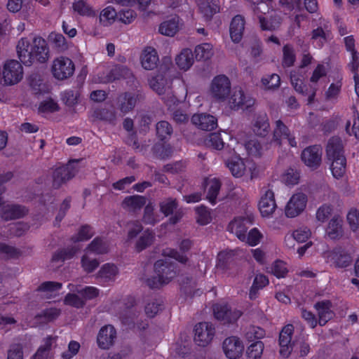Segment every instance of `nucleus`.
I'll return each instance as SVG.
<instances>
[{
    "label": "nucleus",
    "instance_id": "f257e3e1",
    "mask_svg": "<svg viewBox=\"0 0 359 359\" xmlns=\"http://www.w3.org/2000/svg\"><path fill=\"white\" fill-rule=\"evenodd\" d=\"M326 154L327 159L331 161L330 169L334 177H342L346 171V158L342 141L339 137L330 138L326 147Z\"/></svg>",
    "mask_w": 359,
    "mask_h": 359
},
{
    "label": "nucleus",
    "instance_id": "f03ea898",
    "mask_svg": "<svg viewBox=\"0 0 359 359\" xmlns=\"http://www.w3.org/2000/svg\"><path fill=\"white\" fill-rule=\"evenodd\" d=\"M50 56V50L47 41L41 36H35L32 40L29 55L27 59L23 58L25 66H31L37 62L44 64L47 62Z\"/></svg>",
    "mask_w": 359,
    "mask_h": 359
},
{
    "label": "nucleus",
    "instance_id": "7ed1b4c3",
    "mask_svg": "<svg viewBox=\"0 0 359 359\" xmlns=\"http://www.w3.org/2000/svg\"><path fill=\"white\" fill-rule=\"evenodd\" d=\"M128 240L136 239L135 250L140 252L151 246L155 240V233L149 229H144L142 226H135L128 233Z\"/></svg>",
    "mask_w": 359,
    "mask_h": 359
},
{
    "label": "nucleus",
    "instance_id": "20e7f679",
    "mask_svg": "<svg viewBox=\"0 0 359 359\" xmlns=\"http://www.w3.org/2000/svg\"><path fill=\"white\" fill-rule=\"evenodd\" d=\"M78 163L79 160H72L66 165L56 168L54 170L52 176V186L54 189H59L62 184H65L75 176L77 172L75 164Z\"/></svg>",
    "mask_w": 359,
    "mask_h": 359
},
{
    "label": "nucleus",
    "instance_id": "39448f33",
    "mask_svg": "<svg viewBox=\"0 0 359 359\" xmlns=\"http://www.w3.org/2000/svg\"><path fill=\"white\" fill-rule=\"evenodd\" d=\"M23 76L22 65L15 60H7L3 67L2 78L4 83L12 86L19 83Z\"/></svg>",
    "mask_w": 359,
    "mask_h": 359
},
{
    "label": "nucleus",
    "instance_id": "423d86ee",
    "mask_svg": "<svg viewBox=\"0 0 359 359\" xmlns=\"http://www.w3.org/2000/svg\"><path fill=\"white\" fill-rule=\"evenodd\" d=\"M231 91V82L224 74H219L214 77L210 85V93L213 98L219 100H225Z\"/></svg>",
    "mask_w": 359,
    "mask_h": 359
},
{
    "label": "nucleus",
    "instance_id": "0eeeda50",
    "mask_svg": "<svg viewBox=\"0 0 359 359\" xmlns=\"http://www.w3.org/2000/svg\"><path fill=\"white\" fill-rule=\"evenodd\" d=\"M160 212L169 219V224H177L180 222L184 213L182 208H179V204L176 198H167L159 203Z\"/></svg>",
    "mask_w": 359,
    "mask_h": 359
},
{
    "label": "nucleus",
    "instance_id": "6e6552de",
    "mask_svg": "<svg viewBox=\"0 0 359 359\" xmlns=\"http://www.w3.org/2000/svg\"><path fill=\"white\" fill-rule=\"evenodd\" d=\"M253 13L257 16L259 26L263 31H274L279 28L281 24V18L278 15H271L269 18L265 16L266 12L269 11L268 6H265L263 9L262 7L255 6L252 8Z\"/></svg>",
    "mask_w": 359,
    "mask_h": 359
},
{
    "label": "nucleus",
    "instance_id": "1a4fd4ad",
    "mask_svg": "<svg viewBox=\"0 0 359 359\" xmlns=\"http://www.w3.org/2000/svg\"><path fill=\"white\" fill-rule=\"evenodd\" d=\"M75 67L72 60L66 57H60L54 60L52 72L58 80L66 79L73 75Z\"/></svg>",
    "mask_w": 359,
    "mask_h": 359
},
{
    "label": "nucleus",
    "instance_id": "9d476101",
    "mask_svg": "<svg viewBox=\"0 0 359 359\" xmlns=\"http://www.w3.org/2000/svg\"><path fill=\"white\" fill-rule=\"evenodd\" d=\"M332 25L330 22L325 18H320L317 28L311 32V39L315 46L321 48L328 41L331 34Z\"/></svg>",
    "mask_w": 359,
    "mask_h": 359
},
{
    "label": "nucleus",
    "instance_id": "9b49d317",
    "mask_svg": "<svg viewBox=\"0 0 359 359\" xmlns=\"http://www.w3.org/2000/svg\"><path fill=\"white\" fill-rule=\"evenodd\" d=\"M301 159L310 169H318L322 162V149L319 145L306 147L301 154Z\"/></svg>",
    "mask_w": 359,
    "mask_h": 359
},
{
    "label": "nucleus",
    "instance_id": "f8f14e48",
    "mask_svg": "<svg viewBox=\"0 0 359 359\" xmlns=\"http://www.w3.org/2000/svg\"><path fill=\"white\" fill-rule=\"evenodd\" d=\"M1 217L6 221L18 219L24 217L29 212L22 205L4 204L3 198L0 196Z\"/></svg>",
    "mask_w": 359,
    "mask_h": 359
},
{
    "label": "nucleus",
    "instance_id": "ddd939ff",
    "mask_svg": "<svg viewBox=\"0 0 359 359\" xmlns=\"http://www.w3.org/2000/svg\"><path fill=\"white\" fill-rule=\"evenodd\" d=\"M307 196L304 193L293 194L287 202L285 214L287 217L293 218L298 216L306 208Z\"/></svg>",
    "mask_w": 359,
    "mask_h": 359
},
{
    "label": "nucleus",
    "instance_id": "4468645a",
    "mask_svg": "<svg viewBox=\"0 0 359 359\" xmlns=\"http://www.w3.org/2000/svg\"><path fill=\"white\" fill-rule=\"evenodd\" d=\"M194 332L195 343L200 346H205L212 339L215 334V328L210 323H199L195 326Z\"/></svg>",
    "mask_w": 359,
    "mask_h": 359
},
{
    "label": "nucleus",
    "instance_id": "2eb2a0df",
    "mask_svg": "<svg viewBox=\"0 0 359 359\" xmlns=\"http://www.w3.org/2000/svg\"><path fill=\"white\" fill-rule=\"evenodd\" d=\"M154 269L155 274L165 280L166 284L175 277L177 274L175 264L169 259L156 261L154 264Z\"/></svg>",
    "mask_w": 359,
    "mask_h": 359
},
{
    "label": "nucleus",
    "instance_id": "dca6fc26",
    "mask_svg": "<svg viewBox=\"0 0 359 359\" xmlns=\"http://www.w3.org/2000/svg\"><path fill=\"white\" fill-rule=\"evenodd\" d=\"M316 217L322 223L330 219L328 224H341L343 222L342 217L338 213H334V207L331 204L324 203L320 205L316 211Z\"/></svg>",
    "mask_w": 359,
    "mask_h": 359
},
{
    "label": "nucleus",
    "instance_id": "f3484780",
    "mask_svg": "<svg viewBox=\"0 0 359 359\" xmlns=\"http://www.w3.org/2000/svg\"><path fill=\"white\" fill-rule=\"evenodd\" d=\"M222 348L226 356L229 359L239 358L244 350L243 342L236 337L226 338L223 341Z\"/></svg>",
    "mask_w": 359,
    "mask_h": 359
},
{
    "label": "nucleus",
    "instance_id": "a211bd4d",
    "mask_svg": "<svg viewBox=\"0 0 359 359\" xmlns=\"http://www.w3.org/2000/svg\"><path fill=\"white\" fill-rule=\"evenodd\" d=\"M294 332L292 325H285L279 334L280 354L283 358H288L292 351V344L291 343L292 335Z\"/></svg>",
    "mask_w": 359,
    "mask_h": 359
},
{
    "label": "nucleus",
    "instance_id": "6ab92c4d",
    "mask_svg": "<svg viewBox=\"0 0 359 359\" xmlns=\"http://www.w3.org/2000/svg\"><path fill=\"white\" fill-rule=\"evenodd\" d=\"M138 100V95L135 93L125 92L117 98V109L126 115L133 111Z\"/></svg>",
    "mask_w": 359,
    "mask_h": 359
},
{
    "label": "nucleus",
    "instance_id": "aec40b11",
    "mask_svg": "<svg viewBox=\"0 0 359 359\" xmlns=\"http://www.w3.org/2000/svg\"><path fill=\"white\" fill-rule=\"evenodd\" d=\"M191 121L194 125L202 130L210 131L217 127V118L209 114L202 113L194 114Z\"/></svg>",
    "mask_w": 359,
    "mask_h": 359
},
{
    "label": "nucleus",
    "instance_id": "412c9836",
    "mask_svg": "<svg viewBox=\"0 0 359 359\" xmlns=\"http://www.w3.org/2000/svg\"><path fill=\"white\" fill-rule=\"evenodd\" d=\"M282 139L287 140L290 147H297L295 137L291 135L290 129L281 120H278L276 121V128L273 130V141L280 146Z\"/></svg>",
    "mask_w": 359,
    "mask_h": 359
},
{
    "label": "nucleus",
    "instance_id": "4be33fe9",
    "mask_svg": "<svg viewBox=\"0 0 359 359\" xmlns=\"http://www.w3.org/2000/svg\"><path fill=\"white\" fill-rule=\"evenodd\" d=\"M259 210L262 217L271 216L276 208V203L273 191L268 189L261 196L258 204Z\"/></svg>",
    "mask_w": 359,
    "mask_h": 359
},
{
    "label": "nucleus",
    "instance_id": "5701e85b",
    "mask_svg": "<svg viewBox=\"0 0 359 359\" xmlns=\"http://www.w3.org/2000/svg\"><path fill=\"white\" fill-rule=\"evenodd\" d=\"M147 203V198L141 195L128 196L121 203V207L131 214L138 213Z\"/></svg>",
    "mask_w": 359,
    "mask_h": 359
},
{
    "label": "nucleus",
    "instance_id": "b1692460",
    "mask_svg": "<svg viewBox=\"0 0 359 359\" xmlns=\"http://www.w3.org/2000/svg\"><path fill=\"white\" fill-rule=\"evenodd\" d=\"M116 338V332L112 325L102 327L97 334V341L100 348L102 349L109 348L111 346Z\"/></svg>",
    "mask_w": 359,
    "mask_h": 359
},
{
    "label": "nucleus",
    "instance_id": "393cba45",
    "mask_svg": "<svg viewBox=\"0 0 359 359\" xmlns=\"http://www.w3.org/2000/svg\"><path fill=\"white\" fill-rule=\"evenodd\" d=\"M140 61L144 69L147 70L155 69L159 62L156 50L151 46L144 48L140 56Z\"/></svg>",
    "mask_w": 359,
    "mask_h": 359
},
{
    "label": "nucleus",
    "instance_id": "a878e982",
    "mask_svg": "<svg viewBox=\"0 0 359 359\" xmlns=\"http://www.w3.org/2000/svg\"><path fill=\"white\" fill-rule=\"evenodd\" d=\"M200 13L205 18V20H211L213 15L220 11L219 0H202L198 4Z\"/></svg>",
    "mask_w": 359,
    "mask_h": 359
},
{
    "label": "nucleus",
    "instance_id": "bb28decb",
    "mask_svg": "<svg viewBox=\"0 0 359 359\" xmlns=\"http://www.w3.org/2000/svg\"><path fill=\"white\" fill-rule=\"evenodd\" d=\"M245 19L241 15H237L233 18L230 24V36L234 43H238L241 41L245 29Z\"/></svg>",
    "mask_w": 359,
    "mask_h": 359
},
{
    "label": "nucleus",
    "instance_id": "cd10ccee",
    "mask_svg": "<svg viewBox=\"0 0 359 359\" xmlns=\"http://www.w3.org/2000/svg\"><path fill=\"white\" fill-rule=\"evenodd\" d=\"M331 256L334 266L337 268H346L353 262L351 254L341 248H334L331 252Z\"/></svg>",
    "mask_w": 359,
    "mask_h": 359
},
{
    "label": "nucleus",
    "instance_id": "c85d7f7f",
    "mask_svg": "<svg viewBox=\"0 0 359 359\" xmlns=\"http://www.w3.org/2000/svg\"><path fill=\"white\" fill-rule=\"evenodd\" d=\"M269 122L266 113L256 115L254 120L252 130L256 135L265 137L269 132Z\"/></svg>",
    "mask_w": 359,
    "mask_h": 359
},
{
    "label": "nucleus",
    "instance_id": "c756f323",
    "mask_svg": "<svg viewBox=\"0 0 359 359\" xmlns=\"http://www.w3.org/2000/svg\"><path fill=\"white\" fill-rule=\"evenodd\" d=\"M332 303L329 300L318 302L315 304L314 307L318 311V323L320 326L325 325L332 318L334 313L330 309Z\"/></svg>",
    "mask_w": 359,
    "mask_h": 359
},
{
    "label": "nucleus",
    "instance_id": "7c9ffc66",
    "mask_svg": "<svg viewBox=\"0 0 359 359\" xmlns=\"http://www.w3.org/2000/svg\"><path fill=\"white\" fill-rule=\"evenodd\" d=\"M235 252L233 250H224L217 255V268L222 271L230 269L234 264Z\"/></svg>",
    "mask_w": 359,
    "mask_h": 359
},
{
    "label": "nucleus",
    "instance_id": "2f4dec72",
    "mask_svg": "<svg viewBox=\"0 0 359 359\" xmlns=\"http://www.w3.org/2000/svg\"><path fill=\"white\" fill-rule=\"evenodd\" d=\"M226 165L233 176L241 177L244 175L245 164L239 156H235L228 159L226 161Z\"/></svg>",
    "mask_w": 359,
    "mask_h": 359
},
{
    "label": "nucleus",
    "instance_id": "473e14b6",
    "mask_svg": "<svg viewBox=\"0 0 359 359\" xmlns=\"http://www.w3.org/2000/svg\"><path fill=\"white\" fill-rule=\"evenodd\" d=\"M175 62L180 69L188 70L194 63V55L191 50L189 48L183 49L175 57Z\"/></svg>",
    "mask_w": 359,
    "mask_h": 359
},
{
    "label": "nucleus",
    "instance_id": "72a5a7b5",
    "mask_svg": "<svg viewBox=\"0 0 359 359\" xmlns=\"http://www.w3.org/2000/svg\"><path fill=\"white\" fill-rule=\"evenodd\" d=\"M180 18L177 15L163 22L160 26L159 32L165 36H173L179 29Z\"/></svg>",
    "mask_w": 359,
    "mask_h": 359
},
{
    "label": "nucleus",
    "instance_id": "f704fd0d",
    "mask_svg": "<svg viewBox=\"0 0 359 359\" xmlns=\"http://www.w3.org/2000/svg\"><path fill=\"white\" fill-rule=\"evenodd\" d=\"M118 269L113 264H104L97 274V278L103 283L113 281L118 274Z\"/></svg>",
    "mask_w": 359,
    "mask_h": 359
},
{
    "label": "nucleus",
    "instance_id": "c9c22d12",
    "mask_svg": "<svg viewBox=\"0 0 359 359\" xmlns=\"http://www.w3.org/2000/svg\"><path fill=\"white\" fill-rule=\"evenodd\" d=\"M207 186V200L212 204L216 203L217 196L219 193L222 183L219 179L212 178L206 181Z\"/></svg>",
    "mask_w": 359,
    "mask_h": 359
},
{
    "label": "nucleus",
    "instance_id": "e433bc0d",
    "mask_svg": "<svg viewBox=\"0 0 359 359\" xmlns=\"http://www.w3.org/2000/svg\"><path fill=\"white\" fill-rule=\"evenodd\" d=\"M93 118L95 120L104 121L114 124L116 120V113L113 109L98 107L93 110Z\"/></svg>",
    "mask_w": 359,
    "mask_h": 359
},
{
    "label": "nucleus",
    "instance_id": "4c0bfd02",
    "mask_svg": "<svg viewBox=\"0 0 359 359\" xmlns=\"http://www.w3.org/2000/svg\"><path fill=\"white\" fill-rule=\"evenodd\" d=\"M131 71L126 66L122 65H116L107 74L109 81H114L121 79H126L131 74Z\"/></svg>",
    "mask_w": 359,
    "mask_h": 359
},
{
    "label": "nucleus",
    "instance_id": "58836bf2",
    "mask_svg": "<svg viewBox=\"0 0 359 359\" xmlns=\"http://www.w3.org/2000/svg\"><path fill=\"white\" fill-rule=\"evenodd\" d=\"M149 86L158 95H163L170 89L167 81L161 75L153 76L149 80Z\"/></svg>",
    "mask_w": 359,
    "mask_h": 359
},
{
    "label": "nucleus",
    "instance_id": "ea45409f",
    "mask_svg": "<svg viewBox=\"0 0 359 359\" xmlns=\"http://www.w3.org/2000/svg\"><path fill=\"white\" fill-rule=\"evenodd\" d=\"M296 61L295 50L292 45L287 43L283 47L282 66L289 68L294 65Z\"/></svg>",
    "mask_w": 359,
    "mask_h": 359
},
{
    "label": "nucleus",
    "instance_id": "a19ab883",
    "mask_svg": "<svg viewBox=\"0 0 359 359\" xmlns=\"http://www.w3.org/2000/svg\"><path fill=\"white\" fill-rule=\"evenodd\" d=\"M69 287L70 290L81 295L83 299L85 300V302L87 300L96 297L99 294L98 290L94 287H81L72 284H69Z\"/></svg>",
    "mask_w": 359,
    "mask_h": 359
},
{
    "label": "nucleus",
    "instance_id": "79ce46f5",
    "mask_svg": "<svg viewBox=\"0 0 359 359\" xmlns=\"http://www.w3.org/2000/svg\"><path fill=\"white\" fill-rule=\"evenodd\" d=\"M255 221V217L253 210L247 208L243 212L236 216L229 224H253Z\"/></svg>",
    "mask_w": 359,
    "mask_h": 359
},
{
    "label": "nucleus",
    "instance_id": "37998d69",
    "mask_svg": "<svg viewBox=\"0 0 359 359\" xmlns=\"http://www.w3.org/2000/svg\"><path fill=\"white\" fill-rule=\"evenodd\" d=\"M156 135L159 140L165 142L169 140L172 133V126L166 121H161L156 126Z\"/></svg>",
    "mask_w": 359,
    "mask_h": 359
},
{
    "label": "nucleus",
    "instance_id": "c03bdc74",
    "mask_svg": "<svg viewBox=\"0 0 359 359\" xmlns=\"http://www.w3.org/2000/svg\"><path fill=\"white\" fill-rule=\"evenodd\" d=\"M196 60H209L213 55L212 46L209 43H203L196 46L194 50Z\"/></svg>",
    "mask_w": 359,
    "mask_h": 359
},
{
    "label": "nucleus",
    "instance_id": "a18cd8bd",
    "mask_svg": "<svg viewBox=\"0 0 359 359\" xmlns=\"http://www.w3.org/2000/svg\"><path fill=\"white\" fill-rule=\"evenodd\" d=\"M117 16L116 10L112 6H107L104 8L100 15V22L104 27L113 24Z\"/></svg>",
    "mask_w": 359,
    "mask_h": 359
},
{
    "label": "nucleus",
    "instance_id": "49530a36",
    "mask_svg": "<svg viewBox=\"0 0 359 359\" xmlns=\"http://www.w3.org/2000/svg\"><path fill=\"white\" fill-rule=\"evenodd\" d=\"M60 311L55 308L46 309L35 316L36 320L39 323H46L56 319Z\"/></svg>",
    "mask_w": 359,
    "mask_h": 359
},
{
    "label": "nucleus",
    "instance_id": "de8ad7c7",
    "mask_svg": "<svg viewBox=\"0 0 359 359\" xmlns=\"http://www.w3.org/2000/svg\"><path fill=\"white\" fill-rule=\"evenodd\" d=\"M268 283L269 280L266 276L262 274L257 275L250 290V298L251 299H255L259 290L265 287Z\"/></svg>",
    "mask_w": 359,
    "mask_h": 359
},
{
    "label": "nucleus",
    "instance_id": "09e8293b",
    "mask_svg": "<svg viewBox=\"0 0 359 359\" xmlns=\"http://www.w3.org/2000/svg\"><path fill=\"white\" fill-rule=\"evenodd\" d=\"M79 250L78 247L74 246L72 248H67L62 249L56 252L53 257L52 261L53 262H64L65 260L72 258L76 253Z\"/></svg>",
    "mask_w": 359,
    "mask_h": 359
},
{
    "label": "nucleus",
    "instance_id": "8fccbe9b",
    "mask_svg": "<svg viewBox=\"0 0 359 359\" xmlns=\"http://www.w3.org/2000/svg\"><path fill=\"white\" fill-rule=\"evenodd\" d=\"M72 8L73 10L80 15L88 17L95 15L93 8L83 0L74 1L72 4Z\"/></svg>",
    "mask_w": 359,
    "mask_h": 359
},
{
    "label": "nucleus",
    "instance_id": "3c124183",
    "mask_svg": "<svg viewBox=\"0 0 359 359\" xmlns=\"http://www.w3.org/2000/svg\"><path fill=\"white\" fill-rule=\"evenodd\" d=\"M264 347V344L261 341H256L252 343L246 350V355L248 358L258 359L261 358Z\"/></svg>",
    "mask_w": 359,
    "mask_h": 359
},
{
    "label": "nucleus",
    "instance_id": "603ef678",
    "mask_svg": "<svg viewBox=\"0 0 359 359\" xmlns=\"http://www.w3.org/2000/svg\"><path fill=\"white\" fill-rule=\"evenodd\" d=\"M245 96L244 92L241 90H235L230 97L231 107L234 110H238L245 104Z\"/></svg>",
    "mask_w": 359,
    "mask_h": 359
},
{
    "label": "nucleus",
    "instance_id": "864d4df0",
    "mask_svg": "<svg viewBox=\"0 0 359 359\" xmlns=\"http://www.w3.org/2000/svg\"><path fill=\"white\" fill-rule=\"evenodd\" d=\"M261 82L266 90H276L280 87V77L277 74H272L263 77Z\"/></svg>",
    "mask_w": 359,
    "mask_h": 359
},
{
    "label": "nucleus",
    "instance_id": "5fc2aeb1",
    "mask_svg": "<svg viewBox=\"0 0 359 359\" xmlns=\"http://www.w3.org/2000/svg\"><path fill=\"white\" fill-rule=\"evenodd\" d=\"M206 145L216 150H221L224 148V142L219 133H212L206 140Z\"/></svg>",
    "mask_w": 359,
    "mask_h": 359
},
{
    "label": "nucleus",
    "instance_id": "6e6d98bb",
    "mask_svg": "<svg viewBox=\"0 0 359 359\" xmlns=\"http://www.w3.org/2000/svg\"><path fill=\"white\" fill-rule=\"evenodd\" d=\"M163 309V302L158 299H154L147 304L144 310L148 317L154 318Z\"/></svg>",
    "mask_w": 359,
    "mask_h": 359
},
{
    "label": "nucleus",
    "instance_id": "4d7b16f0",
    "mask_svg": "<svg viewBox=\"0 0 359 359\" xmlns=\"http://www.w3.org/2000/svg\"><path fill=\"white\" fill-rule=\"evenodd\" d=\"M182 291L189 296H194L196 282L192 277H184L180 280Z\"/></svg>",
    "mask_w": 359,
    "mask_h": 359
},
{
    "label": "nucleus",
    "instance_id": "13d9d810",
    "mask_svg": "<svg viewBox=\"0 0 359 359\" xmlns=\"http://www.w3.org/2000/svg\"><path fill=\"white\" fill-rule=\"evenodd\" d=\"M311 236V231L306 226H302L294 231L292 236L285 238V241L293 242L296 240L298 242H304Z\"/></svg>",
    "mask_w": 359,
    "mask_h": 359
},
{
    "label": "nucleus",
    "instance_id": "bf43d9fd",
    "mask_svg": "<svg viewBox=\"0 0 359 359\" xmlns=\"http://www.w3.org/2000/svg\"><path fill=\"white\" fill-rule=\"evenodd\" d=\"M59 109L58 104L50 97L42 101L38 108L39 113H54L58 111Z\"/></svg>",
    "mask_w": 359,
    "mask_h": 359
},
{
    "label": "nucleus",
    "instance_id": "052dcab7",
    "mask_svg": "<svg viewBox=\"0 0 359 359\" xmlns=\"http://www.w3.org/2000/svg\"><path fill=\"white\" fill-rule=\"evenodd\" d=\"M245 148L249 156L259 157L262 154V147L260 142L256 139L248 141L245 144Z\"/></svg>",
    "mask_w": 359,
    "mask_h": 359
},
{
    "label": "nucleus",
    "instance_id": "680f3d73",
    "mask_svg": "<svg viewBox=\"0 0 359 359\" xmlns=\"http://www.w3.org/2000/svg\"><path fill=\"white\" fill-rule=\"evenodd\" d=\"M290 81L291 83L294 88V90L302 94L306 95L307 91V86L304 83V80L300 78V76L297 74L291 73L290 74Z\"/></svg>",
    "mask_w": 359,
    "mask_h": 359
},
{
    "label": "nucleus",
    "instance_id": "e2e57ef3",
    "mask_svg": "<svg viewBox=\"0 0 359 359\" xmlns=\"http://www.w3.org/2000/svg\"><path fill=\"white\" fill-rule=\"evenodd\" d=\"M198 215V224H208L211 221L210 212L208 208L204 205H200L195 208Z\"/></svg>",
    "mask_w": 359,
    "mask_h": 359
},
{
    "label": "nucleus",
    "instance_id": "0e129e2a",
    "mask_svg": "<svg viewBox=\"0 0 359 359\" xmlns=\"http://www.w3.org/2000/svg\"><path fill=\"white\" fill-rule=\"evenodd\" d=\"M67 305H69L77 309L82 308L85 306V300L78 293L67 294L64 300Z\"/></svg>",
    "mask_w": 359,
    "mask_h": 359
},
{
    "label": "nucleus",
    "instance_id": "69168bd1",
    "mask_svg": "<svg viewBox=\"0 0 359 359\" xmlns=\"http://www.w3.org/2000/svg\"><path fill=\"white\" fill-rule=\"evenodd\" d=\"M29 46L31 47L30 43L29 40L26 38H22L18 43L16 47L18 55L21 62L23 64V58L25 57V59H27V54L29 55Z\"/></svg>",
    "mask_w": 359,
    "mask_h": 359
},
{
    "label": "nucleus",
    "instance_id": "338daca9",
    "mask_svg": "<svg viewBox=\"0 0 359 359\" xmlns=\"http://www.w3.org/2000/svg\"><path fill=\"white\" fill-rule=\"evenodd\" d=\"M144 215L143 219L145 222L149 224H155L157 222L156 215L154 213V205L152 202H149L144 206Z\"/></svg>",
    "mask_w": 359,
    "mask_h": 359
},
{
    "label": "nucleus",
    "instance_id": "774afa93",
    "mask_svg": "<svg viewBox=\"0 0 359 359\" xmlns=\"http://www.w3.org/2000/svg\"><path fill=\"white\" fill-rule=\"evenodd\" d=\"M93 236L90 226H81L79 233L72 237V241L74 243L84 241L90 239Z\"/></svg>",
    "mask_w": 359,
    "mask_h": 359
}]
</instances>
